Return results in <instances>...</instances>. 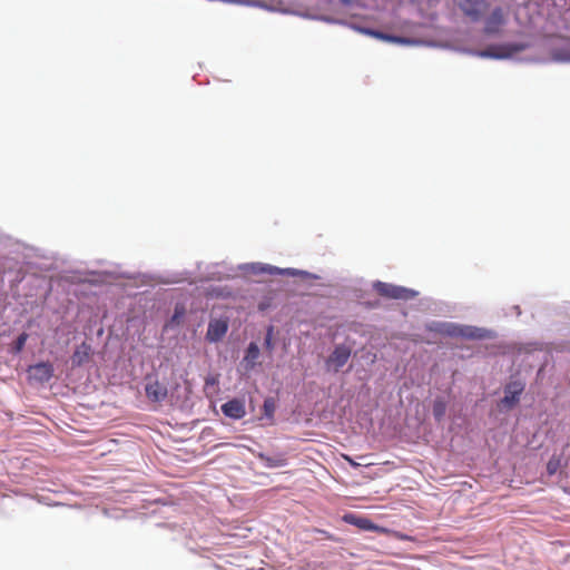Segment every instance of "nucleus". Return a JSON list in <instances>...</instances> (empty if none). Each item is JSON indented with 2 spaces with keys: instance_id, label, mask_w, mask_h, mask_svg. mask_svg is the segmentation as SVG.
Returning <instances> with one entry per match:
<instances>
[{
  "instance_id": "2",
  "label": "nucleus",
  "mask_w": 570,
  "mask_h": 570,
  "mask_svg": "<svg viewBox=\"0 0 570 570\" xmlns=\"http://www.w3.org/2000/svg\"><path fill=\"white\" fill-rule=\"evenodd\" d=\"M351 347L341 344L335 346L332 354L328 356L326 364L328 367H332L334 372H338L351 357Z\"/></svg>"
},
{
  "instance_id": "13",
  "label": "nucleus",
  "mask_w": 570,
  "mask_h": 570,
  "mask_svg": "<svg viewBox=\"0 0 570 570\" xmlns=\"http://www.w3.org/2000/svg\"><path fill=\"white\" fill-rule=\"evenodd\" d=\"M343 519L345 522L356 525L357 528H360L362 530H372L374 528V525L370 519L363 518V517H357L353 513L345 514Z\"/></svg>"
},
{
  "instance_id": "19",
  "label": "nucleus",
  "mask_w": 570,
  "mask_h": 570,
  "mask_svg": "<svg viewBox=\"0 0 570 570\" xmlns=\"http://www.w3.org/2000/svg\"><path fill=\"white\" fill-rule=\"evenodd\" d=\"M560 466V460L551 458L547 463V472L549 475H553Z\"/></svg>"
},
{
  "instance_id": "17",
  "label": "nucleus",
  "mask_w": 570,
  "mask_h": 570,
  "mask_svg": "<svg viewBox=\"0 0 570 570\" xmlns=\"http://www.w3.org/2000/svg\"><path fill=\"white\" fill-rule=\"evenodd\" d=\"M275 410H276V402H275V400L273 397L265 399L264 400V404H263L264 415L267 419L273 420L274 419Z\"/></svg>"
},
{
  "instance_id": "20",
  "label": "nucleus",
  "mask_w": 570,
  "mask_h": 570,
  "mask_svg": "<svg viewBox=\"0 0 570 570\" xmlns=\"http://www.w3.org/2000/svg\"><path fill=\"white\" fill-rule=\"evenodd\" d=\"M27 337L28 336L26 333H22L21 335H19V337L17 338V350L18 351H20L23 347V345L27 341Z\"/></svg>"
},
{
  "instance_id": "6",
  "label": "nucleus",
  "mask_w": 570,
  "mask_h": 570,
  "mask_svg": "<svg viewBox=\"0 0 570 570\" xmlns=\"http://www.w3.org/2000/svg\"><path fill=\"white\" fill-rule=\"evenodd\" d=\"M504 13L502 8L498 7L492 10L490 16L485 20L484 32L487 35H497L500 32L504 24Z\"/></svg>"
},
{
  "instance_id": "4",
  "label": "nucleus",
  "mask_w": 570,
  "mask_h": 570,
  "mask_svg": "<svg viewBox=\"0 0 570 570\" xmlns=\"http://www.w3.org/2000/svg\"><path fill=\"white\" fill-rule=\"evenodd\" d=\"M460 10L473 21H478L487 6L484 0H458Z\"/></svg>"
},
{
  "instance_id": "15",
  "label": "nucleus",
  "mask_w": 570,
  "mask_h": 570,
  "mask_svg": "<svg viewBox=\"0 0 570 570\" xmlns=\"http://www.w3.org/2000/svg\"><path fill=\"white\" fill-rule=\"evenodd\" d=\"M432 412H433L434 419L438 422H441L445 416L446 402L441 397L435 399L433 402Z\"/></svg>"
},
{
  "instance_id": "16",
  "label": "nucleus",
  "mask_w": 570,
  "mask_h": 570,
  "mask_svg": "<svg viewBox=\"0 0 570 570\" xmlns=\"http://www.w3.org/2000/svg\"><path fill=\"white\" fill-rule=\"evenodd\" d=\"M259 356V348L256 343L252 342L249 343L246 355L244 361L249 365V367H253Z\"/></svg>"
},
{
  "instance_id": "18",
  "label": "nucleus",
  "mask_w": 570,
  "mask_h": 570,
  "mask_svg": "<svg viewBox=\"0 0 570 570\" xmlns=\"http://www.w3.org/2000/svg\"><path fill=\"white\" fill-rule=\"evenodd\" d=\"M362 31H363L365 35H368V36L375 37V38L381 39V40H385V41H395V42L401 41V39H400V38H397V37H393V36H390V35H386V33L381 32V31H376V30H372V29H362Z\"/></svg>"
},
{
  "instance_id": "3",
  "label": "nucleus",
  "mask_w": 570,
  "mask_h": 570,
  "mask_svg": "<svg viewBox=\"0 0 570 570\" xmlns=\"http://www.w3.org/2000/svg\"><path fill=\"white\" fill-rule=\"evenodd\" d=\"M145 393H146L147 399L150 402L159 403V402H163L167 397L168 390H167L166 385L160 383L158 380H156V379L151 380L148 377L147 383L145 385Z\"/></svg>"
},
{
  "instance_id": "5",
  "label": "nucleus",
  "mask_w": 570,
  "mask_h": 570,
  "mask_svg": "<svg viewBox=\"0 0 570 570\" xmlns=\"http://www.w3.org/2000/svg\"><path fill=\"white\" fill-rule=\"evenodd\" d=\"M524 391V384L520 381H512L504 387V397L502 399V404L507 407L514 406Z\"/></svg>"
},
{
  "instance_id": "8",
  "label": "nucleus",
  "mask_w": 570,
  "mask_h": 570,
  "mask_svg": "<svg viewBox=\"0 0 570 570\" xmlns=\"http://www.w3.org/2000/svg\"><path fill=\"white\" fill-rule=\"evenodd\" d=\"M222 412L227 417L239 420L246 414L245 403L242 400L233 399L222 405Z\"/></svg>"
},
{
  "instance_id": "14",
  "label": "nucleus",
  "mask_w": 570,
  "mask_h": 570,
  "mask_svg": "<svg viewBox=\"0 0 570 570\" xmlns=\"http://www.w3.org/2000/svg\"><path fill=\"white\" fill-rule=\"evenodd\" d=\"M258 458L267 468H282L287 463V460L283 455L268 456L266 454L259 453Z\"/></svg>"
},
{
  "instance_id": "7",
  "label": "nucleus",
  "mask_w": 570,
  "mask_h": 570,
  "mask_svg": "<svg viewBox=\"0 0 570 570\" xmlns=\"http://www.w3.org/2000/svg\"><path fill=\"white\" fill-rule=\"evenodd\" d=\"M228 330V323L226 320L216 318L212 320L208 324L206 338L209 342H218L220 341Z\"/></svg>"
},
{
  "instance_id": "9",
  "label": "nucleus",
  "mask_w": 570,
  "mask_h": 570,
  "mask_svg": "<svg viewBox=\"0 0 570 570\" xmlns=\"http://www.w3.org/2000/svg\"><path fill=\"white\" fill-rule=\"evenodd\" d=\"M30 376L39 382H48L53 375V366L50 363H38L29 368Z\"/></svg>"
},
{
  "instance_id": "10",
  "label": "nucleus",
  "mask_w": 570,
  "mask_h": 570,
  "mask_svg": "<svg viewBox=\"0 0 570 570\" xmlns=\"http://www.w3.org/2000/svg\"><path fill=\"white\" fill-rule=\"evenodd\" d=\"M450 336H461L470 340L481 338V330L472 326H454L451 325L445 332Z\"/></svg>"
},
{
  "instance_id": "1",
  "label": "nucleus",
  "mask_w": 570,
  "mask_h": 570,
  "mask_svg": "<svg viewBox=\"0 0 570 570\" xmlns=\"http://www.w3.org/2000/svg\"><path fill=\"white\" fill-rule=\"evenodd\" d=\"M374 288L379 295H381L383 297L392 298V299L407 301L415 296V292L410 288L396 286L393 284L383 283V282L375 283Z\"/></svg>"
},
{
  "instance_id": "11",
  "label": "nucleus",
  "mask_w": 570,
  "mask_h": 570,
  "mask_svg": "<svg viewBox=\"0 0 570 570\" xmlns=\"http://www.w3.org/2000/svg\"><path fill=\"white\" fill-rule=\"evenodd\" d=\"M252 272L254 274L266 273L269 275H292V276L297 274V271L292 269V268L281 269L275 266L264 265V264H259V263L252 265Z\"/></svg>"
},
{
  "instance_id": "21",
  "label": "nucleus",
  "mask_w": 570,
  "mask_h": 570,
  "mask_svg": "<svg viewBox=\"0 0 570 570\" xmlns=\"http://www.w3.org/2000/svg\"><path fill=\"white\" fill-rule=\"evenodd\" d=\"M272 332H273V328H272V327H269V328H268V332H267V335H266V337H265V345H266V347H267V348H269V350L273 347V344H272Z\"/></svg>"
},
{
  "instance_id": "12",
  "label": "nucleus",
  "mask_w": 570,
  "mask_h": 570,
  "mask_svg": "<svg viewBox=\"0 0 570 570\" xmlns=\"http://www.w3.org/2000/svg\"><path fill=\"white\" fill-rule=\"evenodd\" d=\"M91 348L90 345L87 343H81L79 346L76 347L71 361L73 365L80 366L83 363L88 362L90 357Z\"/></svg>"
}]
</instances>
